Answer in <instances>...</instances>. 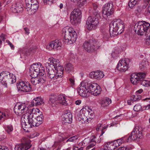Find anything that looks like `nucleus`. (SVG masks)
Segmentation results:
<instances>
[{
    "instance_id": "obj_1",
    "label": "nucleus",
    "mask_w": 150,
    "mask_h": 150,
    "mask_svg": "<svg viewBox=\"0 0 150 150\" xmlns=\"http://www.w3.org/2000/svg\"><path fill=\"white\" fill-rule=\"evenodd\" d=\"M123 22L120 19L113 20L109 24V32L111 36L120 34L124 30Z\"/></svg>"
},
{
    "instance_id": "obj_2",
    "label": "nucleus",
    "mask_w": 150,
    "mask_h": 150,
    "mask_svg": "<svg viewBox=\"0 0 150 150\" xmlns=\"http://www.w3.org/2000/svg\"><path fill=\"white\" fill-rule=\"evenodd\" d=\"M36 118L33 117V113L26 112L24 114L21 119L22 126L25 131L28 132V129H26L32 127L38 126Z\"/></svg>"
},
{
    "instance_id": "obj_3",
    "label": "nucleus",
    "mask_w": 150,
    "mask_h": 150,
    "mask_svg": "<svg viewBox=\"0 0 150 150\" xmlns=\"http://www.w3.org/2000/svg\"><path fill=\"white\" fill-rule=\"evenodd\" d=\"M82 85L85 86L87 92L94 96H97L100 93L101 91L100 86L96 83H91L86 80L82 82Z\"/></svg>"
},
{
    "instance_id": "obj_4",
    "label": "nucleus",
    "mask_w": 150,
    "mask_h": 150,
    "mask_svg": "<svg viewBox=\"0 0 150 150\" xmlns=\"http://www.w3.org/2000/svg\"><path fill=\"white\" fill-rule=\"evenodd\" d=\"M150 24L145 21H139L134 25V30L138 35H148L149 31Z\"/></svg>"
},
{
    "instance_id": "obj_5",
    "label": "nucleus",
    "mask_w": 150,
    "mask_h": 150,
    "mask_svg": "<svg viewBox=\"0 0 150 150\" xmlns=\"http://www.w3.org/2000/svg\"><path fill=\"white\" fill-rule=\"evenodd\" d=\"M102 43V42L98 41L96 40L92 39L84 43V48L88 52L96 51L100 48Z\"/></svg>"
},
{
    "instance_id": "obj_6",
    "label": "nucleus",
    "mask_w": 150,
    "mask_h": 150,
    "mask_svg": "<svg viewBox=\"0 0 150 150\" xmlns=\"http://www.w3.org/2000/svg\"><path fill=\"white\" fill-rule=\"evenodd\" d=\"M64 38V41L66 44H71L76 41L77 34L73 28H69L65 31Z\"/></svg>"
},
{
    "instance_id": "obj_7",
    "label": "nucleus",
    "mask_w": 150,
    "mask_h": 150,
    "mask_svg": "<svg viewBox=\"0 0 150 150\" xmlns=\"http://www.w3.org/2000/svg\"><path fill=\"white\" fill-rule=\"evenodd\" d=\"M144 129L141 126H137L133 129L129 136L126 140L127 142L134 141L142 137V132Z\"/></svg>"
},
{
    "instance_id": "obj_8",
    "label": "nucleus",
    "mask_w": 150,
    "mask_h": 150,
    "mask_svg": "<svg viewBox=\"0 0 150 150\" xmlns=\"http://www.w3.org/2000/svg\"><path fill=\"white\" fill-rule=\"evenodd\" d=\"M97 13L95 12V15H94L95 17L90 16L88 18L86 24L88 30H94L97 27L98 19L100 18V16Z\"/></svg>"
},
{
    "instance_id": "obj_9",
    "label": "nucleus",
    "mask_w": 150,
    "mask_h": 150,
    "mask_svg": "<svg viewBox=\"0 0 150 150\" xmlns=\"http://www.w3.org/2000/svg\"><path fill=\"white\" fill-rule=\"evenodd\" d=\"M70 17V21L72 24L73 25H76L81 21V11L79 9H74L71 12Z\"/></svg>"
},
{
    "instance_id": "obj_10",
    "label": "nucleus",
    "mask_w": 150,
    "mask_h": 150,
    "mask_svg": "<svg viewBox=\"0 0 150 150\" xmlns=\"http://www.w3.org/2000/svg\"><path fill=\"white\" fill-rule=\"evenodd\" d=\"M22 142L16 145L15 148V150H28L32 146L31 141L28 138H23Z\"/></svg>"
},
{
    "instance_id": "obj_11",
    "label": "nucleus",
    "mask_w": 150,
    "mask_h": 150,
    "mask_svg": "<svg viewBox=\"0 0 150 150\" xmlns=\"http://www.w3.org/2000/svg\"><path fill=\"white\" fill-rule=\"evenodd\" d=\"M41 70H45L40 63L33 64L30 67V74L33 76H37L41 72Z\"/></svg>"
},
{
    "instance_id": "obj_12",
    "label": "nucleus",
    "mask_w": 150,
    "mask_h": 150,
    "mask_svg": "<svg viewBox=\"0 0 150 150\" xmlns=\"http://www.w3.org/2000/svg\"><path fill=\"white\" fill-rule=\"evenodd\" d=\"M16 86L18 90L21 92H27L33 91V89L30 84L25 83L22 81L17 83Z\"/></svg>"
},
{
    "instance_id": "obj_13",
    "label": "nucleus",
    "mask_w": 150,
    "mask_h": 150,
    "mask_svg": "<svg viewBox=\"0 0 150 150\" xmlns=\"http://www.w3.org/2000/svg\"><path fill=\"white\" fill-rule=\"evenodd\" d=\"M113 4L112 2L108 3L105 5L104 10L103 11L102 15L104 18L107 19L109 16L112 15L114 13Z\"/></svg>"
},
{
    "instance_id": "obj_14",
    "label": "nucleus",
    "mask_w": 150,
    "mask_h": 150,
    "mask_svg": "<svg viewBox=\"0 0 150 150\" xmlns=\"http://www.w3.org/2000/svg\"><path fill=\"white\" fill-rule=\"evenodd\" d=\"M130 62V60L128 58L124 60H120L117 64V68L121 72H125L128 68V65Z\"/></svg>"
},
{
    "instance_id": "obj_15",
    "label": "nucleus",
    "mask_w": 150,
    "mask_h": 150,
    "mask_svg": "<svg viewBox=\"0 0 150 150\" xmlns=\"http://www.w3.org/2000/svg\"><path fill=\"white\" fill-rule=\"evenodd\" d=\"M146 76V74L143 72H139L137 74H132L130 76V81L133 84L136 85L139 83L142 79L145 78Z\"/></svg>"
},
{
    "instance_id": "obj_16",
    "label": "nucleus",
    "mask_w": 150,
    "mask_h": 150,
    "mask_svg": "<svg viewBox=\"0 0 150 150\" xmlns=\"http://www.w3.org/2000/svg\"><path fill=\"white\" fill-rule=\"evenodd\" d=\"M62 45L61 40H56L51 42L47 46V48L50 50L52 49L56 50H59Z\"/></svg>"
},
{
    "instance_id": "obj_17",
    "label": "nucleus",
    "mask_w": 150,
    "mask_h": 150,
    "mask_svg": "<svg viewBox=\"0 0 150 150\" xmlns=\"http://www.w3.org/2000/svg\"><path fill=\"white\" fill-rule=\"evenodd\" d=\"M13 110L14 112L17 115H19L20 113L25 112H27L28 108L23 105H18L17 104L15 106Z\"/></svg>"
},
{
    "instance_id": "obj_18",
    "label": "nucleus",
    "mask_w": 150,
    "mask_h": 150,
    "mask_svg": "<svg viewBox=\"0 0 150 150\" xmlns=\"http://www.w3.org/2000/svg\"><path fill=\"white\" fill-rule=\"evenodd\" d=\"M11 74L8 71H4L0 73V82L6 87H7L6 81Z\"/></svg>"
},
{
    "instance_id": "obj_19",
    "label": "nucleus",
    "mask_w": 150,
    "mask_h": 150,
    "mask_svg": "<svg viewBox=\"0 0 150 150\" xmlns=\"http://www.w3.org/2000/svg\"><path fill=\"white\" fill-rule=\"evenodd\" d=\"M48 62L45 64L46 67L51 68L55 69L57 68V66L59 65V61L57 59L53 58H49L48 59Z\"/></svg>"
},
{
    "instance_id": "obj_20",
    "label": "nucleus",
    "mask_w": 150,
    "mask_h": 150,
    "mask_svg": "<svg viewBox=\"0 0 150 150\" xmlns=\"http://www.w3.org/2000/svg\"><path fill=\"white\" fill-rule=\"evenodd\" d=\"M46 68V71L48 74V76L52 79L55 80L57 79L59 76H57L58 74L57 71L55 69L51 68Z\"/></svg>"
},
{
    "instance_id": "obj_21",
    "label": "nucleus",
    "mask_w": 150,
    "mask_h": 150,
    "mask_svg": "<svg viewBox=\"0 0 150 150\" xmlns=\"http://www.w3.org/2000/svg\"><path fill=\"white\" fill-rule=\"evenodd\" d=\"M62 120L65 123L71 124L72 121V114L70 112L65 111L62 116Z\"/></svg>"
},
{
    "instance_id": "obj_22",
    "label": "nucleus",
    "mask_w": 150,
    "mask_h": 150,
    "mask_svg": "<svg viewBox=\"0 0 150 150\" xmlns=\"http://www.w3.org/2000/svg\"><path fill=\"white\" fill-rule=\"evenodd\" d=\"M104 76L103 72L99 70L96 71L92 72L89 74V76L91 78L98 80L100 79Z\"/></svg>"
},
{
    "instance_id": "obj_23",
    "label": "nucleus",
    "mask_w": 150,
    "mask_h": 150,
    "mask_svg": "<svg viewBox=\"0 0 150 150\" xmlns=\"http://www.w3.org/2000/svg\"><path fill=\"white\" fill-rule=\"evenodd\" d=\"M122 143V141L120 140V139L115 140L114 141V143L111 145L110 142H108L107 145H106V146L107 147V150H112V149H115V147H118Z\"/></svg>"
},
{
    "instance_id": "obj_24",
    "label": "nucleus",
    "mask_w": 150,
    "mask_h": 150,
    "mask_svg": "<svg viewBox=\"0 0 150 150\" xmlns=\"http://www.w3.org/2000/svg\"><path fill=\"white\" fill-rule=\"evenodd\" d=\"M29 8H26V9L28 11L30 12V14H34L36 12L38 7V3L37 1V3H33V4H31Z\"/></svg>"
},
{
    "instance_id": "obj_25",
    "label": "nucleus",
    "mask_w": 150,
    "mask_h": 150,
    "mask_svg": "<svg viewBox=\"0 0 150 150\" xmlns=\"http://www.w3.org/2000/svg\"><path fill=\"white\" fill-rule=\"evenodd\" d=\"M11 9L12 12L14 13H19L23 10L22 6L19 4L12 5Z\"/></svg>"
},
{
    "instance_id": "obj_26",
    "label": "nucleus",
    "mask_w": 150,
    "mask_h": 150,
    "mask_svg": "<svg viewBox=\"0 0 150 150\" xmlns=\"http://www.w3.org/2000/svg\"><path fill=\"white\" fill-rule=\"evenodd\" d=\"M38 75L40 83H44L46 80L47 77L45 70H41V72Z\"/></svg>"
},
{
    "instance_id": "obj_27",
    "label": "nucleus",
    "mask_w": 150,
    "mask_h": 150,
    "mask_svg": "<svg viewBox=\"0 0 150 150\" xmlns=\"http://www.w3.org/2000/svg\"><path fill=\"white\" fill-rule=\"evenodd\" d=\"M81 86L77 90V91L79 94L82 97H87L88 96L87 92H86L85 90V86L82 85V82L81 83Z\"/></svg>"
},
{
    "instance_id": "obj_28",
    "label": "nucleus",
    "mask_w": 150,
    "mask_h": 150,
    "mask_svg": "<svg viewBox=\"0 0 150 150\" xmlns=\"http://www.w3.org/2000/svg\"><path fill=\"white\" fill-rule=\"evenodd\" d=\"M43 100L41 98L37 97L34 98L31 102V105L32 106L40 105L43 102Z\"/></svg>"
},
{
    "instance_id": "obj_29",
    "label": "nucleus",
    "mask_w": 150,
    "mask_h": 150,
    "mask_svg": "<svg viewBox=\"0 0 150 150\" xmlns=\"http://www.w3.org/2000/svg\"><path fill=\"white\" fill-rule=\"evenodd\" d=\"M58 103L65 105H67L66 98L63 95H60L58 96Z\"/></svg>"
},
{
    "instance_id": "obj_30",
    "label": "nucleus",
    "mask_w": 150,
    "mask_h": 150,
    "mask_svg": "<svg viewBox=\"0 0 150 150\" xmlns=\"http://www.w3.org/2000/svg\"><path fill=\"white\" fill-rule=\"evenodd\" d=\"M54 69L57 71L58 74L57 76L60 78L62 77L63 74V67L59 64V65L57 66V68H55Z\"/></svg>"
},
{
    "instance_id": "obj_31",
    "label": "nucleus",
    "mask_w": 150,
    "mask_h": 150,
    "mask_svg": "<svg viewBox=\"0 0 150 150\" xmlns=\"http://www.w3.org/2000/svg\"><path fill=\"white\" fill-rule=\"evenodd\" d=\"M111 103V100L108 98L103 99L100 103L101 107H105L108 106Z\"/></svg>"
},
{
    "instance_id": "obj_32",
    "label": "nucleus",
    "mask_w": 150,
    "mask_h": 150,
    "mask_svg": "<svg viewBox=\"0 0 150 150\" xmlns=\"http://www.w3.org/2000/svg\"><path fill=\"white\" fill-rule=\"evenodd\" d=\"M16 81V79L15 76L11 74L10 75V77H8L6 83L7 86V83L11 84L15 83Z\"/></svg>"
},
{
    "instance_id": "obj_33",
    "label": "nucleus",
    "mask_w": 150,
    "mask_h": 150,
    "mask_svg": "<svg viewBox=\"0 0 150 150\" xmlns=\"http://www.w3.org/2000/svg\"><path fill=\"white\" fill-rule=\"evenodd\" d=\"M58 96L56 95H52L51 96L49 103L52 104H56L58 103Z\"/></svg>"
},
{
    "instance_id": "obj_34",
    "label": "nucleus",
    "mask_w": 150,
    "mask_h": 150,
    "mask_svg": "<svg viewBox=\"0 0 150 150\" xmlns=\"http://www.w3.org/2000/svg\"><path fill=\"white\" fill-rule=\"evenodd\" d=\"M30 75L31 77H32L30 79L31 82L33 85H36L37 84L40 83L38 77V75L34 76H33L32 75H31L30 74Z\"/></svg>"
},
{
    "instance_id": "obj_35",
    "label": "nucleus",
    "mask_w": 150,
    "mask_h": 150,
    "mask_svg": "<svg viewBox=\"0 0 150 150\" xmlns=\"http://www.w3.org/2000/svg\"><path fill=\"white\" fill-rule=\"evenodd\" d=\"M37 120L36 122L37 123V126H39L41 124L43 120V116L41 114L40 115L37 116V117L35 118Z\"/></svg>"
},
{
    "instance_id": "obj_36",
    "label": "nucleus",
    "mask_w": 150,
    "mask_h": 150,
    "mask_svg": "<svg viewBox=\"0 0 150 150\" xmlns=\"http://www.w3.org/2000/svg\"><path fill=\"white\" fill-rule=\"evenodd\" d=\"M64 68L66 72L68 73H69L73 70V65L70 63L66 64L64 67Z\"/></svg>"
},
{
    "instance_id": "obj_37",
    "label": "nucleus",
    "mask_w": 150,
    "mask_h": 150,
    "mask_svg": "<svg viewBox=\"0 0 150 150\" xmlns=\"http://www.w3.org/2000/svg\"><path fill=\"white\" fill-rule=\"evenodd\" d=\"M148 64V62L145 60H143L139 64V68L140 69H144L145 68Z\"/></svg>"
},
{
    "instance_id": "obj_38",
    "label": "nucleus",
    "mask_w": 150,
    "mask_h": 150,
    "mask_svg": "<svg viewBox=\"0 0 150 150\" xmlns=\"http://www.w3.org/2000/svg\"><path fill=\"white\" fill-rule=\"evenodd\" d=\"M145 78H142L139 81V83L144 86H150V81H148L146 80H144Z\"/></svg>"
},
{
    "instance_id": "obj_39",
    "label": "nucleus",
    "mask_w": 150,
    "mask_h": 150,
    "mask_svg": "<svg viewBox=\"0 0 150 150\" xmlns=\"http://www.w3.org/2000/svg\"><path fill=\"white\" fill-rule=\"evenodd\" d=\"M140 0H130L128 3V6L130 8L134 7L138 1Z\"/></svg>"
},
{
    "instance_id": "obj_40",
    "label": "nucleus",
    "mask_w": 150,
    "mask_h": 150,
    "mask_svg": "<svg viewBox=\"0 0 150 150\" xmlns=\"http://www.w3.org/2000/svg\"><path fill=\"white\" fill-rule=\"evenodd\" d=\"M13 126L11 125H8L5 129L6 131L8 134H10L11 132L13 131Z\"/></svg>"
},
{
    "instance_id": "obj_41",
    "label": "nucleus",
    "mask_w": 150,
    "mask_h": 150,
    "mask_svg": "<svg viewBox=\"0 0 150 150\" xmlns=\"http://www.w3.org/2000/svg\"><path fill=\"white\" fill-rule=\"evenodd\" d=\"M87 0H81V1L77 3V5L79 7H81L85 4L87 3Z\"/></svg>"
},
{
    "instance_id": "obj_42",
    "label": "nucleus",
    "mask_w": 150,
    "mask_h": 150,
    "mask_svg": "<svg viewBox=\"0 0 150 150\" xmlns=\"http://www.w3.org/2000/svg\"><path fill=\"white\" fill-rule=\"evenodd\" d=\"M93 13L94 15H95V12L97 13L98 14L100 15V13H99L98 11L96 9L98 8V6L95 4H93Z\"/></svg>"
},
{
    "instance_id": "obj_43",
    "label": "nucleus",
    "mask_w": 150,
    "mask_h": 150,
    "mask_svg": "<svg viewBox=\"0 0 150 150\" xmlns=\"http://www.w3.org/2000/svg\"><path fill=\"white\" fill-rule=\"evenodd\" d=\"M137 97L138 96L137 95H133L131 97V99L133 102L139 100L140 99V98Z\"/></svg>"
},
{
    "instance_id": "obj_44",
    "label": "nucleus",
    "mask_w": 150,
    "mask_h": 150,
    "mask_svg": "<svg viewBox=\"0 0 150 150\" xmlns=\"http://www.w3.org/2000/svg\"><path fill=\"white\" fill-rule=\"evenodd\" d=\"M141 106L139 104H136L134 106V110L136 111H139L141 109Z\"/></svg>"
},
{
    "instance_id": "obj_45",
    "label": "nucleus",
    "mask_w": 150,
    "mask_h": 150,
    "mask_svg": "<svg viewBox=\"0 0 150 150\" xmlns=\"http://www.w3.org/2000/svg\"><path fill=\"white\" fill-rule=\"evenodd\" d=\"M6 35L3 33H2L1 35L0 36V45L2 43L1 40H2L4 41L6 39L5 37Z\"/></svg>"
},
{
    "instance_id": "obj_46",
    "label": "nucleus",
    "mask_w": 150,
    "mask_h": 150,
    "mask_svg": "<svg viewBox=\"0 0 150 150\" xmlns=\"http://www.w3.org/2000/svg\"><path fill=\"white\" fill-rule=\"evenodd\" d=\"M45 4L50 5L52 3V0H43Z\"/></svg>"
},
{
    "instance_id": "obj_47",
    "label": "nucleus",
    "mask_w": 150,
    "mask_h": 150,
    "mask_svg": "<svg viewBox=\"0 0 150 150\" xmlns=\"http://www.w3.org/2000/svg\"><path fill=\"white\" fill-rule=\"evenodd\" d=\"M90 144H89L87 147L86 149H88L90 148L93 147L94 146H95L96 144V142H94L93 143H90Z\"/></svg>"
},
{
    "instance_id": "obj_48",
    "label": "nucleus",
    "mask_w": 150,
    "mask_h": 150,
    "mask_svg": "<svg viewBox=\"0 0 150 150\" xmlns=\"http://www.w3.org/2000/svg\"><path fill=\"white\" fill-rule=\"evenodd\" d=\"M58 138L59 139V142H61L67 138L64 137L60 135L58 137Z\"/></svg>"
},
{
    "instance_id": "obj_49",
    "label": "nucleus",
    "mask_w": 150,
    "mask_h": 150,
    "mask_svg": "<svg viewBox=\"0 0 150 150\" xmlns=\"http://www.w3.org/2000/svg\"><path fill=\"white\" fill-rule=\"evenodd\" d=\"M96 137L94 135L92 136L90 138L89 142L90 143H93L94 142H96L95 141Z\"/></svg>"
},
{
    "instance_id": "obj_50",
    "label": "nucleus",
    "mask_w": 150,
    "mask_h": 150,
    "mask_svg": "<svg viewBox=\"0 0 150 150\" xmlns=\"http://www.w3.org/2000/svg\"><path fill=\"white\" fill-rule=\"evenodd\" d=\"M25 4H26V7L27 8H29V7H30V6L31 5V4H33V2H31V1H29L27 3L26 2V0H25Z\"/></svg>"
},
{
    "instance_id": "obj_51",
    "label": "nucleus",
    "mask_w": 150,
    "mask_h": 150,
    "mask_svg": "<svg viewBox=\"0 0 150 150\" xmlns=\"http://www.w3.org/2000/svg\"><path fill=\"white\" fill-rule=\"evenodd\" d=\"M69 80L71 85H74V79L73 78H70Z\"/></svg>"
},
{
    "instance_id": "obj_52",
    "label": "nucleus",
    "mask_w": 150,
    "mask_h": 150,
    "mask_svg": "<svg viewBox=\"0 0 150 150\" xmlns=\"http://www.w3.org/2000/svg\"><path fill=\"white\" fill-rule=\"evenodd\" d=\"M6 41L8 44V45L10 46L11 48L12 49H13L14 48V45L12 44L9 40H6Z\"/></svg>"
},
{
    "instance_id": "obj_53",
    "label": "nucleus",
    "mask_w": 150,
    "mask_h": 150,
    "mask_svg": "<svg viewBox=\"0 0 150 150\" xmlns=\"http://www.w3.org/2000/svg\"><path fill=\"white\" fill-rule=\"evenodd\" d=\"M24 30L25 31V34L26 35H28L30 33L29 29L28 28L25 27L24 28Z\"/></svg>"
},
{
    "instance_id": "obj_54",
    "label": "nucleus",
    "mask_w": 150,
    "mask_h": 150,
    "mask_svg": "<svg viewBox=\"0 0 150 150\" xmlns=\"http://www.w3.org/2000/svg\"><path fill=\"white\" fill-rule=\"evenodd\" d=\"M126 137V136H125L119 139H120V140L122 141V142L123 143V142H125V141L126 140V139H127Z\"/></svg>"
},
{
    "instance_id": "obj_55",
    "label": "nucleus",
    "mask_w": 150,
    "mask_h": 150,
    "mask_svg": "<svg viewBox=\"0 0 150 150\" xmlns=\"http://www.w3.org/2000/svg\"><path fill=\"white\" fill-rule=\"evenodd\" d=\"M0 150H9L7 147L4 146H1Z\"/></svg>"
},
{
    "instance_id": "obj_56",
    "label": "nucleus",
    "mask_w": 150,
    "mask_h": 150,
    "mask_svg": "<svg viewBox=\"0 0 150 150\" xmlns=\"http://www.w3.org/2000/svg\"><path fill=\"white\" fill-rule=\"evenodd\" d=\"M81 103V100H78L75 101V104L76 105H80Z\"/></svg>"
},
{
    "instance_id": "obj_57",
    "label": "nucleus",
    "mask_w": 150,
    "mask_h": 150,
    "mask_svg": "<svg viewBox=\"0 0 150 150\" xmlns=\"http://www.w3.org/2000/svg\"><path fill=\"white\" fill-rule=\"evenodd\" d=\"M29 1H31V2H33V3H37V0H26V2L27 3Z\"/></svg>"
},
{
    "instance_id": "obj_58",
    "label": "nucleus",
    "mask_w": 150,
    "mask_h": 150,
    "mask_svg": "<svg viewBox=\"0 0 150 150\" xmlns=\"http://www.w3.org/2000/svg\"><path fill=\"white\" fill-rule=\"evenodd\" d=\"M74 141V140L72 137H71L70 138H69V139H68L67 141H66V142H73Z\"/></svg>"
},
{
    "instance_id": "obj_59",
    "label": "nucleus",
    "mask_w": 150,
    "mask_h": 150,
    "mask_svg": "<svg viewBox=\"0 0 150 150\" xmlns=\"http://www.w3.org/2000/svg\"><path fill=\"white\" fill-rule=\"evenodd\" d=\"M143 91V90L142 89H140L139 90L137 91L136 92L137 94H140L142 93Z\"/></svg>"
},
{
    "instance_id": "obj_60",
    "label": "nucleus",
    "mask_w": 150,
    "mask_h": 150,
    "mask_svg": "<svg viewBox=\"0 0 150 150\" xmlns=\"http://www.w3.org/2000/svg\"><path fill=\"white\" fill-rule=\"evenodd\" d=\"M126 148L125 147H122L119 148V149L117 150H126Z\"/></svg>"
},
{
    "instance_id": "obj_61",
    "label": "nucleus",
    "mask_w": 150,
    "mask_h": 150,
    "mask_svg": "<svg viewBox=\"0 0 150 150\" xmlns=\"http://www.w3.org/2000/svg\"><path fill=\"white\" fill-rule=\"evenodd\" d=\"M144 107L146 108L145 110L149 109L150 108V104L148 105L147 106H145Z\"/></svg>"
},
{
    "instance_id": "obj_62",
    "label": "nucleus",
    "mask_w": 150,
    "mask_h": 150,
    "mask_svg": "<svg viewBox=\"0 0 150 150\" xmlns=\"http://www.w3.org/2000/svg\"><path fill=\"white\" fill-rule=\"evenodd\" d=\"M81 0H71L72 2H73L74 3H77V2H79Z\"/></svg>"
},
{
    "instance_id": "obj_63",
    "label": "nucleus",
    "mask_w": 150,
    "mask_h": 150,
    "mask_svg": "<svg viewBox=\"0 0 150 150\" xmlns=\"http://www.w3.org/2000/svg\"><path fill=\"white\" fill-rule=\"evenodd\" d=\"M72 137L74 140V141L76 140L77 139V137L76 136H72Z\"/></svg>"
},
{
    "instance_id": "obj_64",
    "label": "nucleus",
    "mask_w": 150,
    "mask_h": 150,
    "mask_svg": "<svg viewBox=\"0 0 150 150\" xmlns=\"http://www.w3.org/2000/svg\"><path fill=\"white\" fill-rule=\"evenodd\" d=\"M146 44L148 45H150V41H149L148 40H147V39H146Z\"/></svg>"
}]
</instances>
